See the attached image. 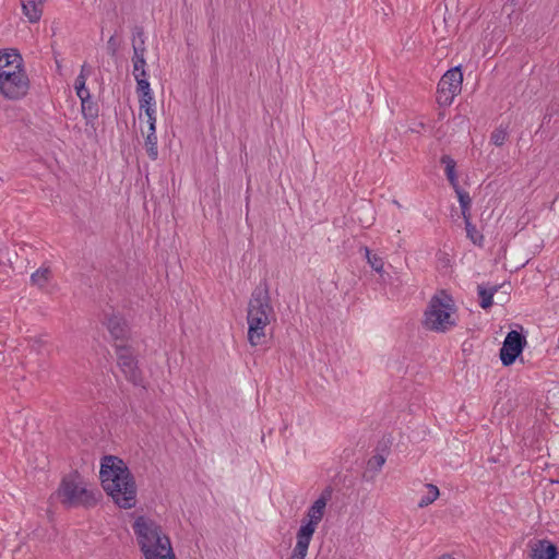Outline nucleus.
<instances>
[{
  "instance_id": "nucleus-27",
  "label": "nucleus",
  "mask_w": 559,
  "mask_h": 559,
  "mask_svg": "<svg viewBox=\"0 0 559 559\" xmlns=\"http://www.w3.org/2000/svg\"><path fill=\"white\" fill-rule=\"evenodd\" d=\"M465 229L467 237L472 240V242L480 246L484 236L476 229L475 225H473L471 221L465 223Z\"/></svg>"
},
{
  "instance_id": "nucleus-24",
  "label": "nucleus",
  "mask_w": 559,
  "mask_h": 559,
  "mask_svg": "<svg viewBox=\"0 0 559 559\" xmlns=\"http://www.w3.org/2000/svg\"><path fill=\"white\" fill-rule=\"evenodd\" d=\"M44 335H39V336H29L26 338V341L28 342V346L31 348L32 352L38 354V355H41L44 353V349L47 345V341L44 340L43 337Z\"/></svg>"
},
{
  "instance_id": "nucleus-9",
  "label": "nucleus",
  "mask_w": 559,
  "mask_h": 559,
  "mask_svg": "<svg viewBox=\"0 0 559 559\" xmlns=\"http://www.w3.org/2000/svg\"><path fill=\"white\" fill-rule=\"evenodd\" d=\"M248 306L259 311H265L269 312V314H274L266 282L261 283L253 289Z\"/></svg>"
},
{
  "instance_id": "nucleus-17",
  "label": "nucleus",
  "mask_w": 559,
  "mask_h": 559,
  "mask_svg": "<svg viewBox=\"0 0 559 559\" xmlns=\"http://www.w3.org/2000/svg\"><path fill=\"white\" fill-rule=\"evenodd\" d=\"M309 530H310V527L309 528L299 527L297 535H296L297 543L294 548V551L297 555H300L301 558H306L310 542L314 534L313 532H310Z\"/></svg>"
},
{
  "instance_id": "nucleus-28",
  "label": "nucleus",
  "mask_w": 559,
  "mask_h": 559,
  "mask_svg": "<svg viewBox=\"0 0 559 559\" xmlns=\"http://www.w3.org/2000/svg\"><path fill=\"white\" fill-rule=\"evenodd\" d=\"M508 138V132L503 128H497L492 131L490 135V141L496 146H502Z\"/></svg>"
},
{
  "instance_id": "nucleus-20",
  "label": "nucleus",
  "mask_w": 559,
  "mask_h": 559,
  "mask_svg": "<svg viewBox=\"0 0 559 559\" xmlns=\"http://www.w3.org/2000/svg\"><path fill=\"white\" fill-rule=\"evenodd\" d=\"M83 117L87 121H93L98 117V105L91 98L81 102Z\"/></svg>"
},
{
  "instance_id": "nucleus-37",
  "label": "nucleus",
  "mask_w": 559,
  "mask_h": 559,
  "mask_svg": "<svg viewBox=\"0 0 559 559\" xmlns=\"http://www.w3.org/2000/svg\"><path fill=\"white\" fill-rule=\"evenodd\" d=\"M252 317L273 318L274 314H269V312L259 311V310L250 308V306H248L247 318H252Z\"/></svg>"
},
{
  "instance_id": "nucleus-46",
  "label": "nucleus",
  "mask_w": 559,
  "mask_h": 559,
  "mask_svg": "<svg viewBox=\"0 0 559 559\" xmlns=\"http://www.w3.org/2000/svg\"><path fill=\"white\" fill-rule=\"evenodd\" d=\"M147 134L148 135H156V124H148Z\"/></svg>"
},
{
  "instance_id": "nucleus-22",
  "label": "nucleus",
  "mask_w": 559,
  "mask_h": 559,
  "mask_svg": "<svg viewBox=\"0 0 559 559\" xmlns=\"http://www.w3.org/2000/svg\"><path fill=\"white\" fill-rule=\"evenodd\" d=\"M426 487L428 488V493L426 496L421 497V499L418 502V508H426L432 502H435L439 495V488L433 484H427Z\"/></svg>"
},
{
  "instance_id": "nucleus-30",
  "label": "nucleus",
  "mask_w": 559,
  "mask_h": 559,
  "mask_svg": "<svg viewBox=\"0 0 559 559\" xmlns=\"http://www.w3.org/2000/svg\"><path fill=\"white\" fill-rule=\"evenodd\" d=\"M456 195H457V199H459V203H460V206H466V205H472V199L469 197V193L465 190H463L460 185H457V187H453Z\"/></svg>"
},
{
  "instance_id": "nucleus-21",
  "label": "nucleus",
  "mask_w": 559,
  "mask_h": 559,
  "mask_svg": "<svg viewBox=\"0 0 559 559\" xmlns=\"http://www.w3.org/2000/svg\"><path fill=\"white\" fill-rule=\"evenodd\" d=\"M265 328L248 326V341L251 346H258L265 343Z\"/></svg>"
},
{
  "instance_id": "nucleus-6",
  "label": "nucleus",
  "mask_w": 559,
  "mask_h": 559,
  "mask_svg": "<svg viewBox=\"0 0 559 559\" xmlns=\"http://www.w3.org/2000/svg\"><path fill=\"white\" fill-rule=\"evenodd\" d=\"M117 364L126 379L136 386H143L142 371L138 366V359L132 347L124 344H115Z\"/></svg>"
},
{
  "instance_id": "nucleus-35",
  "label": "nucleus",
  "mask_w": 559,
  "mask_h": 559,
  "mask_svg": "<svg viewBox=\"0 0 559 559\" xmlns=\"http://www.w3.org/2000/svg\"><path fill=\"white\" fill-rule=\"evenodd\" d=\"M142 62H138L136 59H134V56H132V63H133V76H135V73H140V72H146L145 70V67H146V60H145V57L142 56V59H141Z\"/></svg>"
},
{
  "instance_id": "nucleus-31",
  "label": "nucleus",
  "mask_w": 559,
  "mask_h": 559,
  "mask_svg": "<svg viewBox=\"0 0 559 559\" xmlns=\"http://www.w3.org/2000/svg\"><path fill=\"white\" fill-rule=\"evenodd\" d=\"M119 47H120V43L117 39V35L116 34L111 35L109 37V39L107 40V46H106L108 55L110 57H116L117 52L119 50Z\"/></svg>"
},
{
  "instance_id": "nucleus-16",
  "label": "nucleus",
  "mask_w": 559,
  "mask_h": 559,
  "mask_svg": "<svg viewBox=\"0 0 559 559\" xmlns=\"http://www.w3.org/2000/svg\"><path fill=\"white\" fill-rule=\"evenodd\" d=\"M132 48H133V56L134 59H136L138 62H142V56L145 55L146 48H145V36H144V29L142 26H134L132 31Z\"/></svg>"
},
{
  "instance_id": "nucleus-25",
  "label": "nucleus",
  "mask_w": 559,
  "mask_h": 559,
  "mask_svg": "<svg viewBox=\"0 0 559 559\" xmlns=\"http://www.w3.org/2000/svg\"><path fill=\"white\" fill-rule=\"evenodd\" d=\"M145 147L148 157L152 160H156L158 158L157 136L147 134L145 138Z\"/></svg>"
},
{
  "instance_id": "nucleus-26",
  "label": "nucleus",
  "mask_w": 559,
  "mask_h": 559,
  "mask_svg": "<svg viewBox=\"0 0 559 559\" xmlns=\"http://www.w3.org/2000/svg\"><path fill=\"white\" fill-rule=\"evenodd\" d=\"M134 79L136 81V93L138 94L148 93V91H151V85L147 80V72L142 71L140 73H135Z\"/></svg>"
},
{
  "instance_id": "nucleus-29",
  "label": "nucleus",
  "mask_w": 559,
  "mask_h": 559,
  "mask_svg": "<svg viewBox=\"0 0 559 559\" xmlns=\"http://www.w3.org/2000/svg\"><path fill=\"white\" fill-rule=\"evenodd\" d=\"M385 463V456L383 454H374L367 462V468L372 472H379Z\"/></svg>"
},
{
  "instance_id": "nucleus-11",
  "label": "nucleus",
  "mask_w": 559,
  "mask_h": 559,
  "mask_svg": "<svg viewBox=\"0 0 559 559\" xmlns=\"http://www.w3.org/2000/svg\"><path fill=\"white\" fill-rule=\"evenodd\" d=\"M558 556L557 545L548 539H537L531 543V559H557Z\"/></svg>"
},
{
  "instance_id": "nucleus-12",
  "label": "nucleus",
  "mask_w": 559,
  "mask_h": 559,
  "mask_svg": "<svg viewBox=\"0 0 559 559\" xmlns=\"http://www.w3.org/2000/svg\"><path fill=\"white\" fill-rule=\"evenodd\" d=\"M326 504L323 499H317L307 511V521H302L301 528H309L310 532H316L317 525L320 523L324 515Z\"/></svg>"
},
{
  "instance_id": "nucleus-8",
  "label": "nucleus",
  "mask_w": 559,
  "mask_h": 559,
  "mask_svg": "<svg viewBox=\"0 0 559 559\" xmlns=\"http://www.w3.org/2000/svg\"><path fill=\"white\" fill-rule=\"evenodd\" d=\"M463 73L461 66L449 69L438 83L437 93L450 92L457 95L462 90Z\"/></svg>"
},
{
  "instance_id": "nucleus-1",
  "label": "nucleus",
  "mask_w": 559,
  "mask_h": 559,
  "mask_svg": "<svg viewBox=\"0 0 559 559\" xmlns=\"http://www.w3.org/2000/svg\"><path fill=\"white\" fill-rule=\"evenodd\" d=\"M99 479L103 489L121 509H131L136 503L135 478L123 460L104 455L100 460Z\"/></svg>"
},
{
  "instance_id": "nucleus-45",
  "label": "nucleus",
  "mask_w": 559,
  "mask_h": 559,
  "mask_svg": "<svg viewBox=\"0 0 559 559\" xmlns=\"http://www.w3.org/2000/svg\"><path fill=\"white\" fill-rule=\"evenodd\" d=\"M424 128H425V123L424 122H418L414 127H411L409 131L418 133V132H420V129H424Z\"/></svg>"
},
{
  "instance_id": "nucleus-48",
  "label": "nucleus",
  "mask_w": 559,
  "mask_h": 559,
  "mask_svg": "<svg viewBox=\"0 0 559 559\" xmlns=\"http://www.w3.org/2000/svg\"><path fill=\"white\" fill-rule=\"evenodd\" d=\"M4 360V355L2 352H0V364Z\"/></svg>"
},
{
  "instance_id": "nucleus-13",
  "label": "nucleus",
  "mask_w": 559,
  "mask_h": 559,
  "mask_svg": "<svg viewBox=\"0 0 559 559\" xmlns=\"http://www.w3.org/2000/svg\"><path fill=\"white\" fill-rule=\"evenodd\" d=\"M23 58L16 49L0 50V72H8V70L23 68Z\"/></svg>"
},
{
  "instance_id": "nucleus-18",
  "label": "nucleus",
  "mask_w": 559,
  "mask_h": 559,
  "mask_svg": "<svg viewBox=\"0 0 559 559\" xmlns=\"http://www.w3.org/2000/svg\"><path fill=\"white\" fill-rule=\"evenodd\" d=\"M440 163L444 165V173L452 188L457 187L459 180L455 170L456 162L450 155H442Z\"/></svg>"
},
{
  "instance_id": "nucleus-34",
  "label": "nucleus",
  "mask_w": 559,
  "mask_h": 559,
  "mask_svg": "<svg viewBox=\"0 0 559 559\" xmlns=\"http://www.w3.org/2000/svg\"><path fill=\"white\" fill-rule=\"evenodd\" d=\"M455 95L450 92L438 93L437 100L440 106H450Z\"/></svg>"
},
{
  "instance_id": "nucleus-33",
  "label": "nucleus",
  "mask_w": 559,
  "mask_h": 559,
  "mask_svg": "<svg viewBox=\"0 0 559 559\" xmlns=\"http://www.w3.org/2000/svg\"><path fill=\"white\" fill-rule=\"evenodd\" d=\"M272 318L252 317L247 318L248 326H262L266 328L270 324Z\"/></svg>"
},
{
  "instance_id": "nucleus-47",
  "label": "nucleus",
  "mask_w": 559,
  "mask_h": 559,
  "mask_svg": "<svg viewBox=\"0 0 559 559\" xmlns=\"http://www.w3.org/2000/svg\"><path fill=\"white\" fill-rule=\"evenodd\" d=\"M290 559H305V558H301V557H300V555H297V554L293 550V554H292Z\"/></svg>"
},
{
  "instance_id": "nucleus-19",
  "label": "nucleus",
  "mask_w": 559,
  "mask_h": 559,
  "mask_svg": "<svg viewBox=\"0 0 559 559\" xmlns=\"http://www.w3.org/2000/svg\"><path fill=\"white\" fill-rule=\"evenodd\" d=\"M51 275H52V272H51L50 267L43 266V267H39L38 270H36L31 275V282L33 285H36L38 287H44L51 278Z\"/></svg>"
},
{
  "instance_id": "nucleus-10",
  "label": "nucleus",
  "mask_w": 559,
  "mask_h": 559,
  "mask_svg": "<svg viewBox=\"0 0 559 559\" xmlns=\"http://www.w3.org/2000/svg\"><path fill=\"white\" fill-rule=\"evenodd\" d=\"M104 324L115 341H126L129 336V326L126 319L117 313H106Z\"/></svg>"
},
{
  "instance_id": "nucleus-36",
  "label": "nucleus",
  "mask_w": 559,
  "mask_h": 559,
  "mask_svg": "<svg viewBox=\"0 0 559 559\" xmlns=\"http://www.w3.org/2000/svg\"><path fill=\"white\" fill-rule=\"evenodd\" d=\"M74 90L81 102L91 98V94L90 91L86 88V85L74 86Z\"/></svg>"
},
{
  "instance_id": "nucleus-50",
  "label": "nucleus",
  "mask_w": 559,
  "mask_h": 559,
  "mask_svg": "<svg viewBox=\"0 0 559 559\" xmlns=\"http://www.w3.org/2000/svg\"><path fill=\"white\" fill-rule=\"evenodd\" d=\"M512 4L516 5L519 0H511Z\"/></svg>"
},
{
  "instance_id": "nucleus-42",
  "label": "nucleus",
  "mask_w": 559,
  "mask_h": 559,
  "mask_svg": "<svg viewBox=\"0 0 559 559\" xmlns=\"http://www.w3.org/2000/svg\"><path fill=\"white\" fill-rule=\"evenodd\" d=\"M147 117V123L148 124H156V118H155V110H150L145 112Z\"/></svg>"
},
{
  "instance_id": "nucleus-44",
  "label": "nucleus",
  "mask_w": 559,
  "mask_h": 559,
  "mask_svg": "<svg viewBox=\"0 0 559 559\" xmlns=\"http://www.w3.org/2000/svg\"><path fill=\"white\" fill-rule=\"evenodd\" d=\"M138 96H139V99H143L144 98L146 100L147 99L148 100H154V97H153V94H152V90L148 91V93H140V94H138Z\"/></svg>"
},
{
  "instance_id": "nucleus-23",
  "label": "nucleus",
  "mask_w": 559,
  "mask_h": 559,
  "mask_svg": "<svg viewBox=\"0 0 559 559\" xmlns=\"http://www.w3.org/2000/svg\"><path fill=\"white\" fill-rule=\"evenodd\" d=\"M365 252L367 261L371 269L374 270L377 273L382 274L384 265L382 258L372 253V251L367 247L365 248Z\"/></svg>"
},
{
  "instance_id": "nucleus-41",
  "label": "nucleus",
  "mask_w": 559,
  "mask_h": 559,
  "mask_svg": "<svg viewBox=\"0 0 559 559\" xmlns=\"http://www.w3.org/2000/svg\"><path fill=\"white\" fill-rule=\"evenodd\" d=\"M80 74H84V76H88L92 74V67L88 66L86 62H84L82 66H81V71H80Z\"/></svg>"
},
{
  "instance_id": "nucleus-2",
  "label": "nucleus",
  "mask_w": 559,
  "mask_h": 559,
  "mask_svg": "<svg viewBox=\"0 0 559 559\" xmlns=\"http://www.w3.org/2000/svg\"><path fill=\"white\" fill-rule=\"evenodd\" d=\"M132 527L145 559H176L170 538L155 521L139 516Z\"/></svg>"
},
{
  "instance_id": "nucleus-40",
  "label": "nucleus",
  "mask_w": 559,
  "mask_h": 559,
  "mask_svg": "<svg viewBox=\"0 0 559 559\" xmlns=\"http://www.w3.org/2000/svg\"><path fill=\"white\" fill-rule=\"evenodd\" d=\"M469 211H471V205L461 206V212H462L464 223L471 221V212Z\"/></svg>"
},
{
  "instance_id": "nucleus-4",
  "label": "nucleus",
  "mask_w": 559,
  "mask_h": 559,
  "mask_svg": "<svg viewBox=\"0 0 559 559\" xmlns=\"http://www.w3.org/2000/svg\"><path fill=\"white\" fill-rule=\"evenodd\" d=\"M441 294L443 297L438 295L431 297L425 311V326L437 332H445L455 325V321L451 319L454 307L453 298L444 290Z\"/></svg>"
},
{
  "instance_id": "nucleus-14",
  "label": "nucleus",
  "mask_w": 559,
  "mask_h": 559,
  "mask_svg": "<svg viewBox=\"0 0 559 559\" xmlns=\"http://www.w3.org/2000/svg\"><path fill=\"white\" fill-rule=\"evenodd\" d=\"M503 286L504 284L492 286L478 285L477 295L479 298V306L485 310L489 309L493 305L495 294Z\"/></svg>"
},
{
  "instance_id": "nucleus-15",
  "label": "nucleus",
  "mask_w": 559,
  "mask_h": 559,
  "mask_svg": "<svg viewBox=\"0 0 559 559\" xmlns=\"http://www.w3.org/2000/svg\"><path fill=\"white\" fill-rule=\"evenodd\" d=\"M44 0H22L23 12L31 23H36L43 14Z\"/></svg>"
},
{
  "instance_id": "nucleus-3",
  "label": "nucleus",
  "mask_w": 559,
  "mask_h": 559,
  "mask_svg": "<svg viewBox=\"0 0 559 559\" xmlns=\"http://www.w3.org/2000/svg\"><path fill=\"white\" fill-rule=\"evenodd\" d=\"M82 484L83 478L76 469L62 477L55 495L64 508L91 509L100 501L103 495L99 490H90Z\"/></svg>"
},
{
  "instance_id": "nucleus-39",
  "label": "nucleus",
  "mask_w": 559,
  "mask_h": 559,
  "mask_svg": "<svg viewBox=\"0 0 559 559\" xmlns=\"http://www.w3.org/2000/svg\"><path fill=\"white\" fill-rule=\"evenodd\" d=\"M140 109L146 111L153 110L154 100L139 99Z\"/></svg>"
},
{
  "instance_id": "nucleus-38",
  "label": "nucleus",
  "mask_w": 559,
  "mask_h": 559,
  "mask_svg": "<svg viewBox=\"0 0 559 559\" xmlns=\"http://www.w3.org/2000/svg\"><path fill=\"white\" fill-rule=\"evenodd\" d=\"M333 488L331 486L325 487L318 499H323L324 504L332 498Z\"/></svg>"
},
{
  "instance_id": "nucleus-49",
  "label": "nucleus",
  "mask_w": 559,
  "mask_h": 559,
  "mask_svg": "<svg viewBox=\"0 0 559 559\" xmlns=\"http://www.w3.org/2000/svg\"><path fill=\"white\" fill-rule=\"evenodd\" d=\"M56 64H57V69L60 71L61 70V64L58 60H56Z\"/></svg>"
},
{
  "instance_id": "nucleus-32",
  "label": "nucleus",
  "mask_w": 559,
  "mask_h": 559,
  "mask_svg": "<svg viewBox=\"0 0 559 559\" xmlns=\"http://www.w3.org/2000/svg\"><path fill=\"white\" fill-rule=\"evenodd\" d=\"M13 269L12 260L8 248H0V267Z\"/></svg>"
},
{
  "instance_id": "nucleus-7",
  "label": "nucleus",
  "mask_w": 559,
  "mask_h": 559,
  "mask_svg": "<svg viewBox=\"0 0 559 559\" xmlns=\"http://www.w3.org/2000/svg\"><path fill=\"white\" fill-rule=\"evenodd\" d=\"M526 345L525 336L518 331L508 332L499 352L500 360L504 367H509L522 355Z\"/></svg>"
},
{
  "instance_id": "nucleus-43",
  "label": "nucleus",
  "mask_w": 559,
  "mask_h": 559,
  "mask_svg": "<svg viewBox=\"0 0 559 559\" xmlns=\"http://www.w3.org/2000/svg\"><path fill=\"white\" fill-rule=\"evenodd\" d=\"M86 76L84 74H79L75 79L74 86H81L86 84Z\"/></svg>"
},
{
  "instance_id": "nucleus-5",
  "label": "nucleus",
  "mask_w": 559,
  "mask_h": 559,
  "mask_svg": "<svg viewBox=\"0 0 559 559\" xmlns=\"http://www.w3.org/2000/svg\"><path fill=\"white\" fill-rule=\"evenodd\" d=\"M31 83L23 68L0 72V94L8 99H22L28 93Z\"/></svg>"
}]
</instances>
